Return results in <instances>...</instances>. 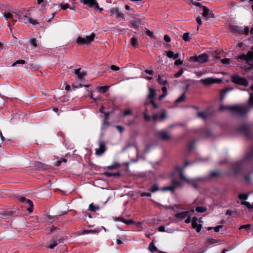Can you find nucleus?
I'll return each mask as SVG.
<instances>
[{"label":"nucleus","instance_id":"nucleus-1","mask_svg":"<svg viewBox=\"0 0 253 253\" xmlns=\"http://www.w3.org/2000/svg\"><path fill=\"white\" fill-rule=\"evenodd\" d=\"M252 160H253V147L251 148L250 151L245 155L244 158L241 161L236 163L233 166L232 170L234 173L235 174L239 173L242 169L243 164Z\"/></svg>","mask_w":253,"mask_h":253},{"label":"nucleus","instance_id":"nucleus-2","mask_svg":"<svg viewBox=\"0 0 253 253\" xmlns=\"http://www.w3.org/2000/svg\"><path fill=\"white\" fill-rule=\"evenodd\" d=\"M236 131L238 133H243L248 139H251L253 137L252 128L250 125L243 124L236 128Z\"/></svg>","mask_w":253,"mask_h":253},{"label":"nucleus","instance_id":"nucleus-3","mask_svg":"<svg viewBox=\"0 0 253 253\" xmlns=\"http://www.w3.org/2000/svg\"><path fill=\"white\" fill-rule=\"evenodd\" d=\"M154 136L156 139L164 141H168L172 138L171 133L166 129L155 131Z\"/></svg>","mask_w":253,"mask_h":253},{"label":"nucleus","instance_id":"nucleus-4","mask_svg":"<svg viewBox=\"0 0 253 253\" xmlns=\"http://www.w3.org/2000/svg\"><path fill=\"white\" fill-rule=\"evenodd\" d=\"M209 56L207 53H203L199 55H194L190 57L189 62H198L199 63H205L208 61Z\"/></svg>","mask_w":253,"mask_h":253},{"label":"nucleus","instance_id":"nucleus-5","mask_svg":"<svg viewBox=\"0 0 253 253\" xmlns=\"http://www.w3.org/2000/svg\"><path fill=\"white\" fill-rule=\"evenodd\" d=\"M231 82L236 84L247 86L249 85V81L244 77H240L237 75L232 76L231 78Z\"/></svg>","mask_w":253,"mask_h":253},{"label":"nucleus","instance_id":"nucleus-6","mask_svg":"<svg viewBox=\"0 0 253 253\" xmlns=\"http://www.w3.org/2000/svg\"><path fill=\"white\" fill-rule=\"evenodd\" d=\"M95 36L94 33H92L90 36H86L85 38L79 37L76 41L77 43L80 45L89 44L94 40Z\"/></svg>","mask_w":253,"mask_h":253},{"label":"nucleus","instance_id":"nucleus-7","mask_svg":"<svg viewBox=\"0 0 253 253\" xmlns=\"http://www.w3.org/2000/svg\"><path fill=\"white\" fill-rule=\"evenodd\" d=\"M66 238V236H62L60 238L57 236L53 237L48 243V248L50 249H54L58 244L63 243Z\"/></svg>","mask_w":253,"mask_h":253},{"label":"nucleus","instance_id":"nucleus-8","mask_svg":"<svg viewBox=\"0 0 253 253\" xmlns=\"http://www.w3.org/2000/svg\"><path fill=\"white\" fill-rule=\"evenodd\" d=\"M99 148L95 149V155L101 156L107 150L105 142L102 140H98Z\"/></svg>","mask_w":253,"mask_h":253},{"label":"nucleus","instance_id":"nucleus-9","mask_svg":"<svg viewBox=\"0 0 253 253\" xmlns=\"http://www.w3.org/2000/svg\"><path fill=\"white\" fill-rule=\"evenodd\" d=\"M233 112L237 113L241 116H245L249 111L247 107H240L238 106H234Z\"/></svg>","mask_w":253,"mask_h":253},{"label":"nucleus","instance_id":"nucleus-10","mask_svg":"<svg viewBox=\"0 0 253 253\" xmlns=\"http://www.w3.org/2000/svg\"><path fill=\"white\" fill-rule=\"evenodd\" d=\"M167 118V116L165 111H163L161 114L158 113L154 114L152 116V119L155 122L163 121L166 119Z\"/></svg>","mask_w":253,"mask_h":253},{"label":"nucleus","instance_id":"nucleus-11","mask_svg":"<svg viewBox=\"0 0 253 253\" xmlns=\"http://www.w3.org/2000/svg\"><path fill=\"white\" fill-rule=\"evenodd\" d=\"M19 200L21 202L25 203L29 206V207L27 208V210L29 212L31 213L33 212L34 205L33 202L31 200L27 199L25 197H20Z\"/></svg>","mask_w":253,"mask_h":253},{"label":"nucleus","instance_id":"nucleus-12","mask_svg":"<svg viewBox=\"0 0 253 253\" xmlns=\"http://www.w3.org/2000/svg\"><path fill=\"white\" fill-rule=\"evenodd\" d=\"M111 15L115 14L117 19H122L124 17V14L123 13L118 7H113L110 10Z\"/></svg>","mask_w":253,"mask_h":253},{"label":"nucleus","instance_id":"nucleus-13","mask_svg":"<svg viewBox=\"0 0 253 253\" xmlns=\"http://www.w3.org/2000/svg\"><path fill=\"white\" fill-rule=\"evenodd\" d=\"M81 1L90 7L98 8L96 0H81Z\"/></svg>","mask_w":253,"mask_h":253},{"label":"nucleus","instance_id":"nucleus-14","mask_svg":"<svg viewBox=\"0 0 253 253\" xmlns=\"http://www.w3.org/2000/svg\"><path fill=\"white\" fill-rule=\"evenodd\" d=\"M189 87V84H186L185 86L183 88V93L181 96L178 97L176 100H175V103H178L183 101L185 98V92L188 90Z\"/></svg>","mask_w":253,"mask_h":253},{"label":"nucleus","instance_id":"nucleus-15","mask_svg":"<svg viewBox=\"0 0 253 253\" xmlns=\"http://www.w3.org/2000/svg\"><path fill=\"white\" fill-rule=\"evenodd\" d=\"M115 221H121L126 223L127 225H131L134 223L133 219L126 220L123 216L113 217Z\"/></svg>","mask_w":253,"mask_h":253},{"label":"nucleus","instance_id":"nucleus-16","mask_svg":"<svg viewBox=\"0 0 253 253\" xmlns=\"http://www.w3.org/2000/svg\"><path fill=\"white\" fill-rule=\"evenodd\" d=\"M193 163H194L193 162H190L188 161H186V162H185L183 166L181 167H180L179 166H175V171H178L179 172V173L181 172L182 173H184L183 171H184V169L186 167H187V166H188Z\"/></svg>","mask_w":253,"mask_h":253},{"label":"nucleus","instance_id":"nucleus-17","mask_svg":"<svg viewBox=\"0 0 253 253\" xmlns=\"http://www.w3.org/2000/svg\"><path fill=\"white\" fill-rule=\"evenodd\" d=\"M179 177L181 180H182L183 181H185V183H187L189 185H192L195 182V180L192 179H189L186 177L184 173H182L181 172L179 173Z\"/></svg>","mask_w":253,"mask_h":253},{"label":"nucleus","instance_id":"nucleus-18","mask_svg":"<svg viewBox=\"0 0 253 253\" xmlns=\"http://www.w3.org/2000/svg\"><path fill=\"white\" fill-rule=\"evenodd\" d=\"M81 69H77L75 70L74 73L77 75V78L81 80L83 78L86 76V73L85 71H80Z\"/></svg>","mask_w":253,"mask_h":253},{"label":"nucleus","instance_id":"nucleus-19","mask_svg":"<svg viewBox=\"0 0 253 253\" xmlns=\"http://www.w3.org/2000/svg\"><path fill=\"white\" fill-rule=\"evenodd\" d=\"M157 81L158 83L161 85H166L168 84V81L166 79V77L164 75H159Z\"/></svg>","mask_w":253,"mask_h":253},{"label":"nucleus","instance_id":"nucleus-20","mask_svg":"<svg viewBox=\"0 0 253 253\" xmlns=\"http://www.w3.org/2000/svg\"><path fill=\"white\" fill-rule=\"evenodd\" d=\"M213 78H207L202 79L201 82L205 85H210L214 84Z\"/></svg>","mask_w":253,"mask_h":253},{"label":"nucleus","instance_id":"nucleus-21","mask_svg":"<svg viewBox=\"0 0 253 253\" xmlns=\"http://www.w3.org/2000/svg\"><path fill=\"white\" fill-rule=\"evenodd\" d=\"M13 13L15 14V16L22 22H25V21L27 19V16L23 15L21 12H13Z\"/></svg>","mask_w":253,"mask_h":253},{"label":"nucleus","instance_id":"nucleus-22","mask_svg":"<svg viewBox=\"0 0 253 253\" xmlns=\"http://www.w3.org/2000/svg\"><path fill=\"white\" fill-rule=\"evenodd\" d=\"M149 93L147 95V99L153 100L156 95V90L153 88L149 87Z\"/></svg>","mask_w":253,"mask_h":253},{"label":"nucleus","instance_id":"nucleus-23","mask_svg":"<svg viewBox=\"0 0 253 253\" xmlns=\"http://www.w3.org/2000/svg\"><path fill=\"white\" fill-rule=\"evenodd\" d=\"M186 211L177 212L175 214V217L180 219H183L188 215Z\"/></svg>","mask_w":253,"mask_h":253},{"label":"nucleus","instance_id":"nucleus-24","mask_svg":"<svg viewBox=\"0 0 253 253\" xmlns=\"http://www.w3.org/2000/svg\"><path fill=\"white\" fill-rule=\"evenodd\" d=\"M128 25L129 27L134 29H138L139 28V24H138V21L135 20H130L128 22Z\"/></svg>","mask_w":253,"mask_h":253},{"label":"nucleus","instance_id":"nucleus-25","mask_svg":"<svg viewBox=\"0 0 253 253\" xmlns=\"http://www.w3.org/2000/svg\"><path fill=\"white\" fill-rule=\"evenodd\" d=\"M232 89V88H228V87H227V88H226L225 89H222L220 91V101H222L224 99V97H225L226 93L228 91H230V90H231Z\"/></svg>","mask_w":253,"mask_h":253},{"label":"nucleus","instance_id":"nucleus-26","mask_svg":"<svg viewBox=\"0 0 253 253\" xmlns=\"http://www.w3.org/2000/svg\"><path fill=\"white\" fill-rule=\"evenodd\" d=\"M163 191H170L173 192L174 190V179L171 180V185L169 186H166L161 189Z\"/></svg>","mask_w":253,"mask_h":253},{"label":"nucleus","instance_id":"nucleus-27","mask_svg":"<svg viewBox=\"0 0 253 253\" xmlns=\"http://www.w3.org/2000/svg\"><path fill=\"white\" fill-rule=\"evenodd\" d=\"M230 30L236 34H240L241 32V28L238 26L231 25L230 26Z\"/></svg>","mask_w":253,"mask_h":253},{"label":"nucleus","instance_id":"nucleus-28","mask_svg":"<svg viewBox=\"0 0 253 253\" xmlns=\"http://www.w3.org/2000/svg\"><path fill=\"white\" fill-rule=\"evenodd\" d=\"M234 108V106H225V105H221L219 106V109L220 111H223L224 110H230L231 112H233V109H232V108Z\"/></svg>","mask_w":253,"mask_h":253},{"label":"nucleus","instance_id":"nucleus-29","mask_svg":"<svg viewBox=\"0 0 253 253\" xmlns=\"http://www.w3.org/2000/svg\"><path fill=\"white\" fill-rule=\"evenodd\" d=\"M246 62L251 61L253 60V51H249L246 54Z\"/></svg>","mask_w":253,"mask_h":253},{"label":"nucleus","instance_id":"nucleus-30","mask_svg":"<svg viewBox=\"0 0 253 253\" xmlns=\"http://www.w3.org/2000/svg\"><path fill=\"white\" fill-rule=\"evenodd\" d=\"M104 175L108 177H110L111 176L119 177L121 175V173L118 172H114V173H111L109 172H105L104 173Z\"/></svg>","mask_w":253,"mask_h":253},{"label":"nucleus","instance_id":"nucleus-31","mask_svg":"<svg viewBox=\"0 0 253 253\" xmlns=\"http://www.w3.org/2000/svg\"><path fill=\"white\" fill-rule=\"evenodd\" d=\"M184 183L185 181H183L182 180L179 181L175 179V189L177 188H182Z\"/></svg>","mask_w":253,"mask_h":253},{"label":"nucleus","instance_id":"nucleus-32","mask_svg":"<svg viewBox=\"0 0 253 253\" xmlns=\"http://www.w3.org/2000/svg\"><path fill=\"white\" fill-rule=\"evenodd\" d=\"M192 226L193 228L195 229L197 232H199L202 228L201 224H198L197 222H192Z\"/></svg>","mask_w":253,"mask_h":253},{"label":"nucleus","instance_id":"nucleus-33","mask_svg":"<svg viewBox=\"0 0 253 253\" xmlns=\"http://www.w3.org/2000/svg\"><path fill=\"white\" fill-rule=\"evenodd\" d=\"M203 12L202 13V15L205 17V19L207 18L209 16V13L210 11V10L208 7L206 6H203Z\"/></svg>","mask_w":253,"mask_h":253},{"label":"nucleus","instance_id":"nucleus-34","mask_svg":"<svg viewBox=\"0 0 253 253\" xmlns=\"http://www.w3.org/2000/svg\"><path fill=\"white\" fill-rule=\"evenodd\" d=\"M3 16L6 19H9L12 22H14L16 21L13 20V15L10 12L3 13Z\"/></svg>","mask_w":253,"mask_h":253},{"label":"nucleus","instance_id":"nucleus-35","mask_svg":"<svg viewBox=\"0 0 253 253\" xmlns=\"http://www.w3.org/2000/svg\"><path fill=\"white\" fill-rule=\"evenodd\" d=\"M148 249H149V251L151 252H152V253H154V252H156L157 251V247L154 245V241H153L149 244Z\"/></svg>","mask_w":253,"mask_h":253},{"label":"nucleus","instance_id":"nucleus-36","mask_svg":"<svg viewBox=\"0 0 253 253\" xmlns=\"http://www.w3.org/2000/svg\"><path fill=\"white\" fill-rule=\"evenodd\" d=\"M195 142L196 141L195 140H193L191 142H190V143L188 144L187 146V151L188 152H191L194 149L195 147Z\"/></svg>","mask_w":253,"mask_h":253},{"label":"nucleus","instance_id":"nucleus-37","mask_svg":"<svg viewBox=\"0 0 253 253\" xmlns=\"http://www.w3.org/2000/svg\"><path fill=\"white\" fill-rule=\"evenodd\" d=\"M197 115L198 117L201 118L204 120H206L208 118L207 113L203 112H198L197 113Z\"/></svg>","mask_w":253,"mask_h":253},{"label":"nucleus","instance_id":"nucleus-38","mask_svg":"<svg viewBox=\"0 0 253 253\" xmlns=\"http://www.w3.org/2000/svg\"><path fill=\"white\" fill-rule=\"evenodd\" d=\"M143 116L145 120L146 121H150L151 120V119H152V117L148 115V110L147 108L145 109V111L144 112Z\"/></svg>","mask_w":253,"mask_h":253},{"label":"nucleus","instance_id":"nucleus-39","mask_svg":"<svg viewBox=\"0 0 253 253\" xmlns=\"http://www.w3.org/2000/svg\"><path fill=\"white\" fill-rule=\"evenodd\" d=\"M99 207L98 206L94 205L93 203L90 204L89 206V210L92 211H96L99 210Z\"/></svg>","mask_w":253,"mask_h":253},{"label":"nucleus","instance_id":"nucleus-40","mask_svg":"<svg viewBox=\"0 0 253 253\" xmlns=\"http://www.w3.org/2000/svg\"><path fill=\"white\" fill-rule=\"evenodd\" d=\"M130 43L134 47H136L138 44L137 39L135 37L131 38Z\"/></svg>","mask_w":253,"mask_h":253},{"label":"nucleus","instance_id":"nucleus-41","mask_svg":"<svg viewBox=\"0 0 253 253\" xmlns=\"http://www.w3.org/2000/svg\"><path fill=\"white\" fill-rule=\"evenodd\" d=\"M207 210V208L206 207H200V206L196 207V209H195V211L197 212H200V213L204 212L206 211Z\"/></svg>","mask_w":253,"mask_h":253},{"label":"nucleus","instance_id":"nucleus-42","mask_svg":"<svg viewBox=\"0 0 253 253\" xmlns=\"http://www.w3.org/2000/svg\"><path fill=\"white\" fill-rule=\"evenodd\" d=\"M249 195V193H241L239 195L238 198L241 200H246L248 199Z\"/></svg>","mask_w":253,"mask_h":253},{"label":"nucleus","instance_id":"nucleus-43","mask_svg":"<svg viewBox=\"0 0 253 253\" xmlns=\"http://www.w3.org/2000/svg\"><path fill=\"white\" fill-rule=\"evenodd\" d=\"M220 175V172L218 171H211L210 174V176L211 178L218 176Z\"/></svg>","mask_w":253,"mask_h":253},{"label":"nucleus","instance_id":"nucleus-44","mask_svg":"<svg viewBox=\"0 0 253 253\" xmlns=\"http://www.w3.org/2000/svg\"><path fill=\"white\" fill-rule=\"evenodd\" d=\"M36 166L40 169H44L46 167V165L42 164L40 162H37Z\"/></svg>","mask_w":253,"mask_h":253},{"label":"nucleus","instance_id":"nucleus-45","mask_svg":"<svg viewBox=\"0 0 253 253\" xmlns=\"http://www.w3.org/2000/svg\"><path fill=\"white\" fill-rule=\"evenodd\" d=\"M189 32H186V33H185L183 36H182V39L183 40L185 41V42H187V41H190V40L191 39V38H190V37L189 36Z\"/></svg>","mask_w":253,"mask_h":253},{"label":"nucleus","instance_id":"nucleus-46","mask_svg":"<svg viewBox=\"0 0 253 253\" xmlns=\"http://www.w3.org/2000/svg\"><path fill=\"white\" fill-rule=\"evenodd\" d=\"M67 160L65 158H61L59 160L57 161L55 163V165L57 167L60 166L62 162L66 163Z\"/></svg>","mask_w":253,"mask_h":253},{"label":"nucleus","instance_id":"nucleus-47","mask_svg":"<svg viewBox=\"0 0 253 253\" xmlns=\"http://www.w3.org/2000/svg\"><path fill=\"white\" fill-rule=\"evenodd\" d=\"M250 96L248 100V105L253 107V93H250Z\"/></svg>","mask_w":253,"mask_h":253},{"label":"nucleus","instance_id":"nucleus-48","mask_svg":"<svg viewBox=\"0 0 253 253\" xmlns=\"http://www.w3.org/2000/svg\"><path fill=\"white\" fill-rule=\"evenodd\" d=\"M165 54L170 58L174 59V52L172 51H165Z\"/></svg>","mask_w":253,"mask_h":253},{"label":"nucleus","instance_id":"nucleus-49","mask_svg":"<svg viewBox=\"0 0 253 253\" xmlns=\"http://www.w3.org/2000/svg\"><path fill=\"white\" fill-rule=\"evenodd\" d=\"M159 190L158 185L157 184L153 185L150 188V190L152 192H155Z\"/></svg>","mask_w":253,"mask_h":253},{"label":"nucleus","instance_id":"nucleus-50","mask_svg":"<svg viewBox=\"0 0 253 253\" xmlns=\"http://www.w3.org/2000/svg\"><path fill=\"white\" fill-rule=\"evenodd\" d=\"M236 59L238 61H246V54H243L238 56V57Z\"/></svg>","mask_w":253,"mask_h":253},{"label":"nucleus","instance_id":"nucleus-51","mask_svg":"<svg viewBox=\"0 0 253 253\" xmlns=\"http://www.w3.org/2000/svg\"><path fill=\"white\" fill-rule=\"evenodd\" d=\"M196 22L198 24V27H197V30H199V27L202 25V18L198 16L196 18Z\"/></svg>","mask_w":253,"mask_h":253},{"label":"nucleus","instance_id":"nucleus-52","mask_svg":"<svg viewBox=\"0 0 253 253\" xmlns=\"http://www.w3.org/2000/svg\"><path fill=\"white\" fill-rule=\"evenodd\" d=\"M97 231L95 230H84L82 232L83 234H86L89 233H96Z\"/></svg>","mask_w":253,"mask_h":253},{"label":"nucleus","instance_id":"nucleus-53","mask_svg":"<svg viewBox=\"0 0 253 253\" xmlns=\"http://www.w3.org/2000/svg\"><path fill=\"white\" fill-rule=\"evenodd\" d=\"M108 88H109V86H100L99 88V91L100 92H101L102 93H104L107 91Z\"/></svg>","mask_w":253,"mask_h":253},{"label":"nucleus","instance_id":"nucleus-54","mask_svg":"<svg viewBox=\"0 0 253 253\" xmlns=\"http://www.w3.org/2000/svg\"><path fill=\"white\" fill-rule=\"evenodd\" d=\"M30 42L31 45L33 46L34 47H36L37 46V40L36 39H31L30 41Z\"/></svg>","mask_w":253,"mask_h":253},{"label":"nucleus","instance_id":"nucleus-55","mask_svg":"<svg viewBox=\"0 0 253 253\" xmlns=\"http://www.w3.org/2000/svg\"><path fill=\"white\" fill-rule=\"evenodd\" d=\"M217 242V241L213 238H210L208 240V244L211 245L215 244Z\"/></svg>","mask_w":253,"mask_h":253},{"label":"nucleus","instance_id":"nucleus-56","mask_svg":"<svg viewBox=\"0 0 253 253\" xmlns=\"http://www.w3.org/2000/svg\"><path fill=\"white\" fill-rule=\"evenodd\" d=\"M26 62L24 60H17L16 62L13 63L12 65V66H15L17 64H25Z\"/></svg>","mask_w":253,"mask_h":253},{"label":"nucleus","instance_id":"nucleus-57","mask_svg":"<svg viewBox=\"0 0 253 253\" xmlns=\"http://www.w3.org/2000/svg\"><path fill=\"white\" fill-rule=\"evenodd\" d=\"M241 204L246 206L249 209H252L251 204L247 201H243L241 202Z\"/></svg>","mask_w":253,"mask_h":253},{"label":"nucleus","instance_id":"nucleus-58","mask_svg":"<svg viewBox=\"0 0 253 253\" xmlns=\"http://www.w3.org/2000/svg\"><path fill=\"white\" fill-rule=\"evenodd\" d=\"M184 69L183 68L180 69L179 71L175 74V78H179L181 76L183 72Z\"/></svg>","mask_w":253,"mask_h":253},{"label":"nucleus","instance_id":"nucleus-59","mask_svg":"<svg viewBox=\"0 0 253 253\" xmlns=\"http://www.w3.org/2000/svg\"><path fill=\"white\" fill-rule=\"evenodd\" d=\"M221 62L223 64H229L230 63V59L228 58H224L221 60Z\"/></svg>","mask_w":253,"mask_h":253},{"label":"nucleus","instance_id":"nucleus-60","mask_svg":"<svg viewBox=\"0 0 253 253\" xmlns=\"http://www.w3.org/2000/svg\"><path fill=\"white\" fill-rule=\"evenodd\" d=\"M210 18H215V15L212 11H210L209 13V16L207 17V18H206V20H208Z\"/></svg>","mask_w":253,"mask_h":253},{"label":"nucleus","instance_id":"nucleus-61","mask_svg":"<svg viewBox=\"0 0 253 253\" xmlns=\"http://www.w3.org/2000/svg\"><path fill=\"white\" fill-rule=\"evenodd\" d=\"M27 19L28 20L29 23L32 24L33 25H36L38 23V22L36 20H35L32 18H28L27 17Z\"/></svg>","mask_w":253,"mask_h":253},{"label":"nucleus","instance_id":"nucleus-62","mask_svg":"<svg viewBox=\"0 0 253 253\" xmlns=\"http://www.w3.org/2000/svg\"><path fill=\"white\" fill-rule=\"evenodd\" d=\"M132 113L131 110L128 109L126 110L124 112L123 115L124 116H126L128 115H132Z\"/></svg>","mask_w":253,"mask_h":253},{"label":"nucleus","instance_id":"nucleus-63","mask_svg":"<svg viewBox=\"0 0 253 253\" xmlns=\"http://www.w3.org/2000/svg\"><path fill=\"white\" fill-rule=\"evenodd\" d=\"M183 64V61L180 59L175 60V66H179Z\"/></svg>","mask_w":253,"mask_h":253},{"label":"nucleus","instance_id":"nucleus-64","mask_svg":"<svg viewBox=\"0 0 253 253\" xmlns=\"http://www.w3.org/2000/svg\"><path fill=\"white\" fill-rule=\"evenodd\" d=\"M223 226L222 225H219L218 226H216L215 227H213V229L215 232H219L220 229L223 228Z\"/></svg>","mask_w":253,"mask_h":253}]
</instances>
